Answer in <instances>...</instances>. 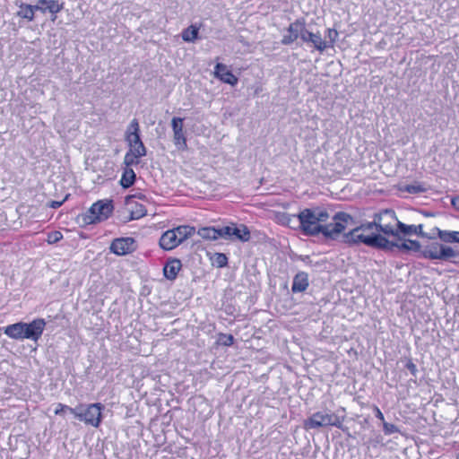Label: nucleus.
Returning <instances> with one entry per match:
<instances>
[{
	"mask_svg": "<svg viewBox=\"0 0 459 459\" xmlns=\"http://www.w3.org/2000/svg\"><path fill=\"white\" fill-rule=\"evenodd\" d=\"M63 204V202L53 201L50 204L52 208H58Z\"/></svg>",
	"mask_w": 459,
	"mask_h": 459,
	"instance_id": "a18cd8bd",
	"label": "nucleus"
},
{
	"mask_svg": "<svg viewBox=\"0 0 459 459\" xmlns=\"http://www.w3.org/2000/svg\"><path fill=\"white\" fill-rule=\"evenodd\" d=\"M135 198H138V199H145V195L142 193H138V194H134V195H128L126 197V205H132L134 204V199Z\"/></svg>",
	"mask_w": 459,
	"mask_h": 459,
	"instance_id": "58836bf2",
	"label": "nucleus"
},
{
	"mask_svg": "<svg viewBox=\"0 0 459 459\" xmlns=\"http://www.w3.org/2000/svg\"><path fill=\"white\" fill-rule=\"evenodd\" d=\"M328 212L321 207L306 208L298 214L299 228L306 236L322 234L325 238L335 240L346 227L353 221V218L346 212H339L327 223Z\"/></svg>",
	"mask_w": 459,
	"mask_h": 459,
	"instance_id": "f257e3e1",
	"label": "nucleus"
},
{
	"mask_svg": "<svg viewBox=\"0 0 459 459\" xmlns=\"http://www.w3.org/2000/svg\"><path fill=\"white\" fill-rule=\"evenodd\" d=\"M373 229L368 227V222L350 230L343 235V242L349 245L364 244L368 247L393 250L396 246L394 242L389 241L385 236L372 232Z\"/></svg>",
	"mask_w": 459,
	"mask_h": 459,
	"instance_id": "f03ea898",
	"label": "nucleus"
},
{
	"mask_svg": "<svg viewBox=\"0 0 459 459\" xmlns=\"http://www.w3.org/2000/svg\"><path fill=\"white\" fill-rule=\"evenodd\" d=\"M182 267L181 262L178 259H173L165 264L163 268L164 276L168 280H175L177 278V275L178 272L180 271Z\"/></svg>",
	"mask_w": 459,
	"mask_h": 459,
	"instance_id": "f3484780",
	"label": "nucleus"
},
{
	"mask_svg": "<svg viewBox=\"0 0 459 459\" xmlns=\"http://www.w3.org/2000/svg\"><path fill=\"white\" fill-rule=\"evenodd\" d=\"M426 188L420 183H414L404 186V191L409 194H420L425 192Z\"/></svg>",
	"mask_w": 459,
	"mask_h": 459,
	"instance_id": "72a5a7b5",
	"label": "nucleus"
},
{
	"mask_svg": "<svg viewBox=\"0 0 459 459\" xmlns=\"http://www.w3.org/2000/svg\"><path fill=\"white\" fill-rule=\"evenodd\" d=\"M405 367L411 373V375L416 376L417 367L411 359L407 361Z\"/></svg>",
	"mask_w": 459,
	"mask_h": 459,
	"instance_id": "a19ab883",
	"label": "nucleus"
},
{
	"mask_svg": "<svg viewBox=\"0 0 459 459\" xmlns=\"http://www.w3.org/2000/svg\"><path fill=\"white\" fill-rule=\"evenodd\" d=\"M103 409L104 406L100 403L79 404L74 409H71L70 412L79 420L97 428L101 422Z\"/></svg>",
	"mask_w": 459,
	"mask_h": 459,
	"instance_id": "20e7f679",
	"label": "nucleus"
},
{
	"mask_svg": "<svg viewBox=\"0 0 459 459\" xmlns=\"http://www.w3.org/2000/svg\"><path fill=\"white\" fill-rule=\"evenodd\" d=\"M451 204L454 206V208L459 211V196L452 198Z\"/></svg>",
	"mask_w": 459,
	"mask_h": 459,
	"instance_id": "c03bdc74",
	"label": "nucleus"
},
{
	"mask_svg": "<svg viewBox=\"0 0 459 459\" xmlns=\"http://www.w3.org/2000/svg\"><path fill=\"white\" fill-rule=\"evenodd\" d=\"M126 141L128 143V145L142 143L140 137V127L137 119H133L126 130Z\"/></svg>",
	"mask_w": 459,
	"mask_h": 459,
	"instance_id": "ddd939ff",
	"label": "nucleus"
},
{
	"mask_svg": "<svg viewBox=\"0 0 459 459\" xmlns=\"http://www.w3.org/2000/svg\"><path fill=\"white\" fill-rule=\"evenodd\" d=\"M131 207V219L137 220L143 217L146 214V208L144 205L134 202V204L129 205Z\"/></svg>",
	"mask_w": 459,
	"mask_h": 459,
	"instance_id": "c85d7f7f",
	"label": "nucleus"
},
{
	"mask_svg": "<svg viewBox=\"0 0 459 459\" xmlns=\"http://www.w3.org/2000/svg\"><path fill=\"white\" fill-rule=\"evenodd\" d=\"M71 409H72L71 407H69L65 404L57 403L56 408L55 410V414L59 415V414L63 413L64 411H70Z\"/></svg>",
	"mask_w": 459,
	"mask_h": 459,
	"instance_id": "ea45409f",
	"label": "nucleus"
},
{
	"mask_svg": "<svg viewBox=\"0 0 459 459\" xmlns=\"http://www.w3.org/2000/svg\"><path fill=\"white\" fill-rule=\"evenodd\" d=\"M114 210L111 200H100L94 203L83 216L87 224H95L106 221Z\"/></svg>",
	"mask_w": 459,
	"mask_h": 459,
	"instance_id": "423d86ee",
	"label": "nucleus"
},
{
	"mask_svg": "<svg viewBox=\"0 0 459 459\" xmlns=\"http://www.w3.org/2000/svg\"><path fill=\"white\" fill-rule=\"evenodd\" d=\"M337 38L338 32L336 30L327 29L325 31V39H324V41L326 43V49L333 47Z\"/></svg>",
	"mask_w": 459,
	"mask_h": 459,
	"instance_id": "c756f323",
	"label": "nucleus"
},
{
	"mask_svg": "<svg viewBox=\"0 0 459 459\" xmlns=\"http://www.w3.org/2000/svg\"><path fill=\"white\" fill-rule=\"evenodd\" d=\"M455 252L450 247L435 242L421 251V256L432 260H447L455 256Z\"/></svg>",
	"mask_w": 459,
	"mask_h": 459,
	"instance_id": "6e6552de",
	"label": "nucleus"
},
{
	"mask_svg": "<svg viewBox=\"0 0 459 459\" xmlns=\"http://www.w3.org/2000/svg\"><path fill=\"white\" fill-rule=\"evenodd\" d=\"M374 411H375L376 417L377 419H379L384 423L385 418H384L382 411L379 410V408L377 406H374Z\"/></svg>",
	"mask_w": 459,
	"mask_h": 459,
	"instance_id": "79ce46f5",
	"label": "nucleus"
},
{
	"mask_svg": "<svg viewBox=\"0 0 459 459\" xmlns=\"http://www.w3.org/2000/svg\"><path fill=\"white\" fill-rule=\"evenodd\" d=\"M232 238L238 239L242 242H247L250 239V231L246 225L236 227L233 225Z\"/></svg>",
	"mask_w": 459,
	"mask_h": 459,
	"instance_id": "412c9836",
	"label": "nucleus"
},
{
	"mask_svg": "<svg viewBox=\"0 0 459 459\" xmlns=\"http://www.w3.org/2000/svg\"><path fill=\"white\" fill-rule=\"evenodd\" d=\"M395 244L396 246H394V247H398L400 250H412L415 252H419L420 251L421 248L420 242L417 240L408 239L402 244Z\"/></svg>",
	"mask_w": 459,
	"mask_h": 459,
	"instance_id": "cd10ccee",
	"label": "nucleus"
},
{
	"mask_svg": "<svg viewBox=\"0 0 459 459\" xmlns=\"http://www.w3.org/2000/svg\"><path fill=\"white\" fill-rule=\"evenodd\" d=\"M198 37V28L191 25L182 31V39L186 42H194Z\"/></svg>",
	"mask_w": 459,
	"mask_h": 459,
	"instance_id": "bb28decb",
	"label": "nucleus"
},
{
	"mask_svg": "<svg viewBox=\"0 0 459 459\" xmlns=\"http://www.w3.org/2000/svg\"><path fill=\"white\" fill-rule=\"evenodd\" d=\"M179 245L173 230H169L160 238V246L165 250H171Z\"/></svg>",
	"mask_w": 459,
	"mask_h": 459,
	"instance_id": "4468645a",
	"label": "nucleus"
},
{
	"mask_svg": "<svg viewBox=\"0 0 459 459\" xmlns=\"http://www.w3.org/2000/svg\"><path fill=\"white\" fill-rule=\"evenodd\" d=\"M213 264L219 268H223L228 264V257L225 254L216 253L213 257Z\"/></svg>",
	"mask_w": 459,
	"mask_h": 459,
	"instance_id": "473e14b6",
	"label": "nucleus"
},
{
	"mask_svg": "<svg viewBox=\"0 0 459 459\" xmlns=\"http://www.w3.org/2000/svg\"><path fill=\"white\" fill-rule=\"evenodd\" d=\"M197 234L204 239L206 240H217L218 239V229L214 227H203L197 231Z\"/></svg>",
	"mask_w": 459,
	"mask_h": 459,
	"instance_id": "5701e85b",
	"label": "nucleus"
},
{
	"mask_svg": "<svg viewBox=\"0 0 459 459\" xmlns=\"http://www.w3.org/2000/svg\"><path fill=\"white\" fill-rule=\"evenodd\" d=\"M343 421V417H340L333 412L316 411L304 420L303 427L307 430L325 427L342 429Z\"/></svg>",
	"mask_w": 459,
	"mask_h": 459,
	"instance_id": "39448f33",
	"label": "nucleus"
},
{
	"mask_svg": "<svg viewBox=\"0 0 459 459\" xmlns=\"http://www.w3.org/2000/svg\"><path fill=\"white\" fill-rule=\"evenodd\" d=\"M398 219L394 211L385 209L373 216V221L368 222V227H371L377 231L382 232L385 236H396Z\"/></svg>",
	"mask_w": 459,
	"mask_h": 459,
	"instance_id": "7ed1b4c3",
	"label": "nucleus"
},
{
	"mask_svg": "<svg viewBox=\"0 0 459 459\" xmlns=\"http://www.w3.org/2000/svg\"><path fill=\"white\" fill-rule=\"evenodd\" d=\"M63 238V234L60 231H52L48 234L47 242L48 244H55Z\"/></svg>",
	"mask_w": 459,
	"mask_h": 459,
	"instance_id": "c9c22d12",
	"label": "nucleus"
},
{
	"mask_svg": "<svg viewBox=\"0 0 459 459\" xmlns=\"http://www.w3.org/2000/svg\"><path fill=\"white\" fill-rule=\"evenodd\" d=\"M36 8L42 13L48 11L49 13L55 14L63 9V4H59L56 0H38Z\"/></svg>",
	"mask_w": 459,
	"mask_h": 459,
	"instance_id": "2eb2a0df",
	"label": "nucleus"
},
{
	"mask_svg": "<svg viewBox=\"0 0 459 459\" xmlns=\"http://www.w3.org/2000/svg\"><path fill=\"white\" fill-rule=\"evenodd\" d=\"M383 430L385 435H391L399 432V429L397 428V426L385 421H384L383 423Z\"/></svg>",
	"mask_w": 459,
	"mask_h": 459,
	"instance_id": "4c0bfd02",
	"label": "nucleus"
},
{
	"mask_svg": "<svg viewBox=\"0 0 459 459\" xmlns=\"http://www.w3.org/2000/svg\"><path fill=\"white\" fill-rule=\"evenodd\" d=\"M438 238L446 243H459V231L437 230Z\"/></svg>",
	"mask_w": 459,
	"mask_h": 459,
	"instance_id": "b1692460",
	"label": "nucleus"
},
{
	"mask_svg": "<svg viewBox=\"0 0 459 459\" xmlns=\"http://www.w3.org/2000/svg\"><path fill=\"white\" fill-rule=\"evenodd\" d=\"M46 322L42 318L34 319L32 322L25 323L24 337L32 341H38L44 331Z\"/></svg>",
	"mask_w": 459,
	"mask_h": 459,
	"instance_id": "9b49d317",
	"label": "nucleus"
},
{
	"mask_svg": "<svg viewBox=\"0 0 459 459\" xmlns=\"http://www.w3.org/2000/svg\"><path fill=\"white\" fill-rule=\"evenodd\" d=\"M306 44L312 46L315 49L318 50L319 52H323L326 49V43L322 39L319 31L315 33L309 31L307 34Z\"/></svg>",
	"mask_w": 459,
	"mask_h": 459,
	"instance_id": "6ab92c4d",
	"label": "nucleus"
},
{
	"mask_svg": "<svg viewBox=\"0 0 459 459\" xmlns=\"http://www.w3.org/2000/svg\"><path fill=\"white\" fill-rule=\"evenodd\" d=\"M214 75L221 82L230 85H236L238 83V77L228 70L227 66L223 64H217L214 69Z\"/></svg>",
	"mask_w": 459,
	"mask_h": 459,
	"instance_id": "f8f14e48",
	"label": "nucleus"
},
{
	"mask_svg": "<svg viewBox=\"0 0 459 459\" xmlns=\"http://www.w3.org/2000/svg\"><path fill=\"white\" fill-rule=\"evenodd\" d=\"M415 228H416V230H415L416 232L414 233V235L425 237V233L422 231V229H423L422 224L415 225Z\"/></svg>",
	"mask_w": 459,
	"mask_h": 459,
	"instance_id": "37998d69",
	"label": "nucleus"
},
{
	"mask_svg": "<svg viewBox=\"0 0 459 459\" xmlns=\"http://www.w3.org/2000/svg\"><path fill=\"white\" fill-rule=\"evenodd\" d=\"M36 10H37L36 4L30 5V4H22L20 6V10L17 13V15L22 18L27 19L29 21H32L34 19V12Z\"/></svg>",
	"mask_w": 459,
	"mask_h": 459,
	"instance_id": "393cba45",
	"label": "nucleus"
},
{
	"mask_svg": "<svg viewBox=\"0 0 459 459\" xmlns=\"http://www.w3.org/2000/svg\"><path fill=\"white\" fill-rule=\"evenodd\" d=\"M129 152L135 153L136 156L143 157L146 155V148L143 143H138L129 145Z\"/></svg>",
	"mask_w": 459,
	"mask_h": 459,
	"instance_id": "2f4dec72",
	"label": "nucleus"
},
{
	"mask_svg": "<svg viewBox=\"0 0 459 459\" xmlns=\"http://www.w3.org/2000/svg\"><path fill=\"white\" fill-rule=\"evenodd\" d=\"M109 248L117 255H126L135 250V240L133 238H116L112 241Z\"/></svg>",
	"mask_w": 459,
	"mask_h": 459,
	"instance_id": "1a4fd4ad",
	"label": "nucleus"
},
{
	"mask_svg": "<svg viewBox=\"0 0 459 459\" xmlns=\"http://www.w3.org/2000/svg\"><path fill=\"white\" fill-rule=\"evenodd\" d=\"M172 230L175 232V234L177 235V239L179 244H181L187 238L193 236L195 232V227H191L188 225L178 226Z\"/></svg>",
	"mask_w": 459,
	"mask_h": 459,
	"instance_id": "aec40b11",
	"label": "nucleus"
},
{
	"mask_svg": "<svg viewBox=\"0 0 459 459\" xmlns=\"http://www.w3.org/2000/svg\"><path fill=\"white\" fill-rule=\"evenodd\" d=\"M232 226H225L218 229V238L232 239Z\"/></svg>",
	"mask_w": 459,
	"mask_h": 459,
	"instance_id": "f704fd0d",
	"label": "nucleus"
},
{
	"mask_svg": "<svg viewBox=\"0 0 459 459\" xmlns=\"http://www.w3.org/2000/svg\"><path fill=\"white\" fill-rule=\"evenodd\" d=\"M173 141L178 150L185 151L187 148L186 138L184 133L183 118L173 117L171 121Z\"/></svg>",
	"mask_w": 459,
	"mask_h": 459,
	"instance_id": "9d476101",
	"label": "nucleus"
},
{
	"mask_svg": "<svg viewBox=\"0 0 459 459\" xmlns=\"http://www.w3.org/2000/svg\"><path fill=\"white\" fill-rule=\"evenodd\" d=\"M219 342L224 346H231L234 342V337L231 334H220Z\"/></svg>",
	"mask_w": 459,
	"mask_h": 459,
	"instance_id": "e433bc0d",
	"label": "nucleus"
},
{
	"mask_svg": "<svg viewBox=\"0 0 459 459\" xmlns=\"http://www.w3.org/2000/svg\"><path fill=\"white\" fill-rule=\"evenodd\" d=\"M415 225H406L399 221L397 226V235L395 238H400L401 236H411L416 232Z\"/></svg>",
	"mask_w": 459,
	"mask_h": 459,
	"instance_id": "a878e982",
	"label": "nucleus"
},
{
	"mask_svg": "<svg viewBox=\"0 0 459 459\" xmlns=\"http://www.w3.org/2000/svg\"><path fill=\"white\" fill-rule=\"evenodd\" d=\"M25 323L19 322L4 327V333L12 339L22 340L24 337Z\"/></svg>",
	"mask_w": 459,
	"mask_h": 459,
	"instance_id": "dca6fc26",
	"label": "nucleus"
},
{
	"mask_svg": "<svg viewBox=\"0 0 459 459\" xmlns=\"http://www.w3.org/2000/svg\"><path fill=\"white\" fill-rule=\"evenodd\" d=\"M308 286V276L304 272H299L295 275L292 281V292H302L307 290Z\"/></svg>",
	"mask_w": 459,
	"mask_h": 459,
	"instance_id": "a211bd4d",
	"label": "nucleus"
},
{
	"mask_svg": "<svg viewBox=\"0 0 459 459\" xmlns=\"http://www.w3.org/2000/svg\"><path fill=\"white\" fill-rule=\"evenodd\" d=\"M308 32L305 20L297 19L289 25L281 42L282 45L288 46L300 39L302 43L306 44Z\"/></svg>",
	"mask_w": 459,
	"mask_h": 459,
	"instance_id": "0eeeda50",
	"label": "nucleus"
},
{
	"mask_svg": "<svg viewBox=\"0 0 459 459\" xmlns=\"http://www.w3.org/2000/svg\"><path fill=\"white\" fill-rule=\"evenodd\" d=\"M135 180V173L131 168H126L120 179V185L124 188L130 187Z\"/></svg>",
	"mask_w": 459,
	"mask_h": 459,
	"instance_id": "4be33fe9",
	"label": "nucleus"
},
{
	"mask_svg": "<svg viewBox=\"0 0 459 459\" xmlns=\"http://www.w3.org/2000/svg\"><path fill=\"white\" fill-rule=\"evenodd\" d=\"M142 158L141 156H136L135 153H133L131 152H127L124 158V163L126 166V168H130L131 166L139 164L140 160L139 159Z\"/></svg>",
	"mask_w": 459,
	"mask_h": 459,
	"instance_id": "7c9ffc66",
	"label": "nucleus"
}]
</instances>
